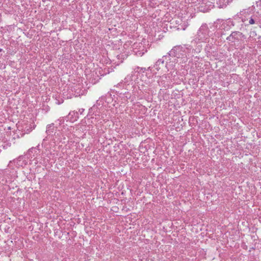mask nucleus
Returning a JSON list of instances; mask_svg holds the SVG:
<instances>
[{"label": "nucleus", "mask_w": 261, "mask_h": 261, "mask_svg": "<svg viewBox=\"0 0 261 261\" xmlns=\"http://www.w3.org/2000/svg\"><path fill=\"white\" fill-rule=\"evenodd\" d=\"M84 111V109H80L79 110V112L81 113V114H82L83 112Z\"/></svg>", "instance_id": "12"}, {"label": "nucleus", "mask_w": 261, "mask_h": 261, "mask_svg": "<svg viewBox=\"0 0 261 261\" xmlns=\"http://www.w3.org/2000/svg\"><path fill=\"white\" fill-rule=\"evenodd\" d=\"M182 50L181 47L179 46L173 47L166 57H169L170 60L166 59L165 68L167 71L172 69L175 64L177 62V58H179V53Z\"/></svg>", "instance_id": "1"}, {"label": "nucleus", "mask_w": 261, "mask_h": 261, "mask_svg": "<svg viewBox=\"0 0 261 261\" xmlns=\"http://www.w3.org/2000/svg\"><path fill=\"white\" fill-rule=\"evenodd\" d=\"M32 129L31 128H30L29 129H27V133H30V132H31V131H32Z\"/></svg>", "instance_id": "13"}, {"label": "nucleus", "mask_w": 261, "mask_h": 261, "mask_svg": "<svg viewBox=\"0 0 261 261\" xmlns=\"http://www.w3.org/2000/svg\"><path fill=\"white\" fill-rule=\"evenodd\" d=\"M160 78L161 79L159 80L158 81V84H159V85L161 86V85H164L165 84V82H164V80H163L162 79H163V78L167 79V75L164 74L162 77L160 76Z\"/></svg>", "instance_id": "8"}, {"label": "nucleus", "mask_w": 261, "mask_h": 261, "mask_svg": "<svg viewBox=\"0 0 261 261\" xmlns=\"http://www.w3.org/2000/svg\"><path fill=\"white\" fill-rule=\"evenodd\" d=\"M2 51V49H0V51Z\"/></svg>", "instance_id": "16"}, {"label": "nucleus", "mask_w": 261, "mask_h": 261, "mask_svg": "<svg viewBox=\"0 0 261 261\" xmlns=\"http://www.w3.org/2000/svg\"><path fill=\"white\" fill-rule=\"evenodd\" d=\"M150 67H149L148 68V70H150Z\"/></svg>", "instance_id": "15"}, {"label": "nucleus", "mask_w": 261, "mask_h": 261, "mask_svg": "<svg viewBox=\"0 0 261 261\" xmlns=\"http://www.w3.org/2000/svg\"><path fill=\"white\" fill-rule=\"evenodd\" d=\"M169 57L164 56L161 59H159L155 64V67L157 71H159L163 68V67H165V62H166V59L170 60L168 59Z\"/></svg>", "instance_id": "5"}, {"label": "nucleus", "mask_w": 261, "mask_h": 261, "mask_svg": "<svg viewBox=\"0 0 261 261\" xmlns=\"http://www.w3.org/2000/svg\"><path fill=\"white\" fill-rule=\"evenodd\" d=\"M37 151V149L36 148L32 147L28 151V155H29L31 156L32 153H33L34 152L36 153Z\"/></svg>", "instance_id": "10"}, {"label": "nucleus", "mask_w": 261, "mask_h": 261, "mask_svg": "<svg viewBox=\"0 0 261 261\" xmlns=\"http://www.w3.org/2000/svg\"><path fill=\"white\" fill-rule=\"evenodd\" d=\"M54 124H49L47 126L46 133L48 135H51L54 130Z\"/></svg>", "instance_id": "7"}, {"label": "nucleus", "mask_w": 261, "mask_h": 261, "mask_svg": "<svg viewBox=\"0 0 261 261\" xmlns=\"http://www.w3.org/2000/svg\"><path fill=\"white\" fill-rule=\"evenodd\" d=\"M231 25H233L232 21H225L222 24L221 28L222 29L229 30Z\"/></svg>", "instance_id": "6"}, {"label": "nucleus", "mask_w": 261, "mask_h": 261, "mask_svg": "<svg viewBox=\"0 0 261 261\" xmlns=\"http://www.w3.org/2000/svg\"><path fill=\"white\" fill-rule=\"evenodd\" d=\"M69 115H71V116L75 115L76 117H78V113L76 112L73 111V112H70Z\"/></svg>", "instance_id": "11"}, {"label": "nucleus", "mask_w": 261, "mask_h": 261, "mask_svg": "<svg viewBox=\"0 0 261 261\" xmlns=\"http://www.w3.org/2000/svg\"><path fill=\"white\" fill-rule=\"evenodd\" d=\"M244 36V35H243L242 33L239 31H234L226 38V40L230 43H233L236 41H239Z\"/></svg>", "instance_id": "4"}, {"label": "nucleus", "mask_w": 261, "mask_h": 261, "mask_svg": "<svg viewBox=\"0 0 261 261\" xmlns=\"http://www.w3.org/2000/svg\"><path fill=\"white\" fill-rule=\"evenodd\" d=\"M209 30L206 24L202 25L197 32L196 41L204 42L207 39Z\"/></svg>", "instance_id": "2"}, {"label": "nucleus", "mask_w": 261, "mask_h": 261, "mask_svg": "<svg viewBox=\"0 0 261 261\" xmlns=\"http://www.w3.org/2000/svg\"><path fill=\"white\" fill-rule=\"evenodd\" d=\"M242 21L245 23V25L254 24H258L259 23V19L255 14H253L251 16H249V14L245 15L242 17Z\"/></svg>", "instance_id": "3"}, {"label": "nucleus", "mask_w": 261, "mask_h": 261, "mask_svg": "<svg viewBox=\"0 0 261 261\" xmlns=\"http://www.w3.org/2000/svg\"><path fill=\"white\" fill-rule=\"evenodd\" d=\"M135 72H144L146 70V69L145 68H143V67H137L135 68Z\"/></svg>", "instance_id": "9"}, {"label": "nucleus", "mask_w": 261, "mask_h": 261, "mask_svg": "<svg viewBox=\"0 0 261 261\" xmlns=\"http://www.w3.org/2000/svg\"><path fill=\"white\" fill-rule=\"evenodd\" d=\"M242 12H243V13L245 14V13H246V11H242Z\"/></svg>", "instance_id": "14"}]
</instances>
